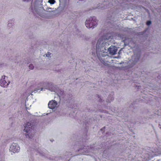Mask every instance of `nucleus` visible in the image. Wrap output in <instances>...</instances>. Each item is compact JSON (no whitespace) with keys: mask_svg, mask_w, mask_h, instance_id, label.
Masks as SVG:
<instances>
[{"mask_svg":"<svg viewBox=\"0 0 161 161\" xmlns=\"http://www.w3.org/2000/svg\"><path fill=\"white\" fill-rule=\"evenodd\" d=\"M108 41V39L103 38L99 39L98 41L96 46V52L97 56L100 60L101 56L105 57L108 55L107 51L112 55L115 54L117 51V48L114 46H112L108 48L106 47L109 44Z\"/></svg>","mask_w":161,"mask_h":161,"instance_id":"f257e3e1","label":"nucleus"},{"mask_svg":"<svg viewBox=\"0 0 161 161\" xmlns=\"http://www.w3.org/2000/svg\"><path fill=\"white\" fill-rule=\"evenodd\" d=\"M97 21L94 17H90L86 21L85 25L87 28H93L97 24Z\"/></svg>","mask_w":161,"mask_h":161,"instance_id":"f03ea898","label":"nucleus"},{"mask_svg":"<svg viewBox=\"0 0 161 161\" xmlns=\"http://www.w3.org/2000/svg\"><path fill=\"white\" fill-rule=\"evenodd\" d=\"M32 124L30 122H28L24 126L25 128L24 131L25 132V136L27 138H31L32 136V134L31 132Z\"/></svg>","mask_w":161,"mask_h":161,"instance_id":"7ed1b4c3","label":"nucleus"},{"mask_svg":"<svg viewBox=\"0 0 161 161\" xmlns=\"http://www.w3.org/2000/svg\"><path fill=\"white\" fill-rule=\"evenodd\" d=\"M134 55L132 56V60L133 61L134 64L137 63L140 57V52L139 49L136 47V48H134Z\"/></svg>","mask_w":161,"mask_h":161,"instance_id":"20e7f679","label":"nucleus"},{"mask_svg":"<svg viewBox=\"0 0 161 161\" xmlns=\"http://www.w3.org/2000/svg\"><path fill=\"white\" fill-rule=\"evenodd\" d=\"M10 83L8 77L3 75L2 76L0 80V85L2 87H7Z\"/></svg>","mask_w":161,"mask_h":161,"instance_id":"39448f33","label":"nucleus"},{"mask_svg":"<svg viewBox=\"0 0 161 161\" xmlns=\"http://www.w3.org/2000/svg\"><path fill=\"white\" fill-rule=\"evenodd\" d=\"M20 147L18 144L16 143H13L10 146L9 151L13 153H17L19 152Z\"/></svg>","mask_w":161,"mask_h":161,"instance_id":"423d86ee","label":"nucleus"},{"mask_svg":"<svg viewBox=\"0 0 161 161\" xmlns=\"http://www.w3.org/2000/svg\"><path fill=\"white\" fill-rule=\"evenodd\" d=\"M59 102H57L55 100H52L48 103V107L52 109H55L59 107Z\"/></svg>","mask_w":161,"mask_h":161,"instance_id":"0eeeda50","label":"nucleus"},{"mask_svg":"<svg viewBox=\"0 0 161 161\" xmlns=\"http://www.w3.org/2000/svg\"><path fill=\"white\" fill-rule=\"evenodd\" d=\"M153 157V154L147 153L143 155L142 158L144 160V161H148Z\"/></svg>","mask_w":161,"mask_h":161,"instance_id":"6e6552de","label":"nucleus"},{"mask_svg":"<svg viewBox=\"0 0 161 161\" xmlns=\"http://www.w3.org/2000/svg\"><path fill=\"white\" fill-rule=\"evenodd\" d=\"M120 64H122L123 67V68H121V69H126L128 68L129 67H130V62L129 61L127 62H125L124 63H123L122 64L120 63Z\"/></svg>","mask_w":161,"mask_h":161,"instance_id":"1a4fd4ad","label":"nucleus"},{"mask_svg":"<svg viewBox=\"0 0 161 161\" xmlns=\"http://www.w3.org/2000/svg\"><path fill=\"white\" fill-rule=\"evenodd\" d=\"M32 8L34 10H35L36 12H38L39 10L42 9L41 8L39 7L38 5H34Z\"/></svg>","mask_w":161,"mask_h":161,"instance_id":"9d476101","label":"nucleus"},{"mask_svg":"<svg viewBox=\"0 0 161 161\" xmlns=\"http://www.w3.org/2000/svg\"><path fill=\"white\" fill-rule=\"evenodd\" d=\"M65 7V5H59V6L58 8V9L61 11H62L64 10Z\"/></svg>","mask_w":161,"mask_h":161,"instance_id":"9b49d317","label":"nucleus"},{"mask_svg":"<svg viewBox=\"0 0 161 161\" xmlns=\"http://www.w3.org/2000/svg\"><path fill=\"white\" fill-rule=\"evenodd\" d=\"M53 8H51L48 7L46 8V10L47 11L50 12H54V10H53Z\"/></svg>","mask_w":161,"mask_h":161,"instance_id":"f8f14e48","label":"nucleus"},{"mask_svg":"<svg viewBox=\"0 0 161 161\" xmlns=\"http://www.w3.org/2000/svg\"><path fill=\"white\" fill-rule=\"evenodd\" d=\"M55 1L54 0H48V2L50 4H53L55 3Z\"/></svg>","mask_w":161,"mask_h":161,"instance_id":"ddd939ff","label":"nucleus"},{"mask_svg":"<svg viewBox=\"0 0 161 161\" xmlns=\"http://www.w3.org/2000/svg\"><path fill=\"white\" fill-rule=\"evenodd\" d=\"M29 69H32L34 68V65L32 64H31L29 65Z\"/></svg>","mask_w":161,"mask_h":161,"instance_id":"4468645a","label":"nucleus"},{"mask_svg":"<svg viewBox=\"0 0 161 161\" xmlns=\"http://www.w3.org/2000/svg\"><path fill=\"white\" fill-rule=\"evenodd\" d=\"M51 55V53H50L48 52L46 54V57H50Z\"/></svg>","mask_w":161,"mask_h":161,"instance_id":"2eb2a0df","label":"nucleus"},{"mask_svg":"<svg viewBox=\"0 0 161 161\" xmlns=\"http://www.w3.org/2000/svg\"><path fill=\"white\" fill-rule=\"evenodd\" d=\"M151 21H148L147 23V25H151Z\"/></svg>","mask_w":161,"mask_h":161,"instance_id":"dca6fc26","label":"nucleus"},{"mask_svg":"<svg viewBox=\"0 0 161 161\" xmlns=\"http://www.w3.org/2000/svg\"><path fill=\"white\" fill-rule=\"evenodd\" d=\"M24 1H29L31 0H23Z\"/></svg>","mask_w":161,"mask_h":161,"instance_id":"f3484780","label":"nucleus"},{"mask_svg":"<svg viewBox=\"0 0 161 161\" xmlns=\"http://www.w3.org/2000/svg\"><path fill=\"white\" fill-rule=\"evenodd\" d=\"M38 90H39V89H37L36 90H35L34 91L38 92Z\"/></svg>","mask_w":161,"mask_h":161,"instance_id":"a211bd4d","label":"nucleus"},{"mask_svg":"<svg viewBox=\"0 0 161 161\" xmlns=\"http://www.w3.org/2000/svg\"><path fill=\"white\" fill-rule=\"evenodd\" d=\"M42 90H43V88H42L41 89V91H42Z\"/></svg>","mask_w":161,"mask_h":161,"instance_id":"6ab92c4d","label":"nucleus"}]
</instances>
